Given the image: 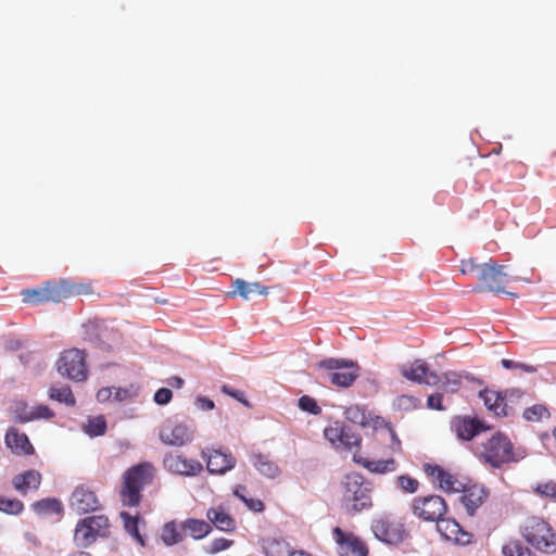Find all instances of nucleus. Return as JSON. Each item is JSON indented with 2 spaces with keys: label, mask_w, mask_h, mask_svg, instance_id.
I'll list each match as a JSON object with an SVG mask.
<instances>
[{
  "label": "nucleus",
  "mask_w": 556,
  "mask_h": 556,
  "mask_svg": "<svg viewBox=\"0 0 556 556\" xmlns=\"http://www.w3.org/2000/svg\"><path fill=\"white\" fill-rule=\"evenodd\" d=\"M341 488V506L346 514L356 515L372 507V484L362 473L345 475Z\"/></svg>",
  "instance_id": "f257e3e1"
},
{
  "label": "nucleus",
  "mask_w": 556,
  "mask_h": 556,
  "mask_svg": "<svg viewBox=\"0 0 556 556\" xmlns=\"http://www.w3.org/2000/svg\"><path fill=\"white\" fill-rule=\"evenodd\" d=\"M478 457L492 468L520 460L523 455L515 448L507 434L497 431L481 442Z\"/></svg>",
  "instance_id": "f03ea898"
},
{
  "label": "nucleus",
  "mask_w": 556,
  "mask_h": 556,
  "mask_svg": "<svg viewBox=\"0 0 556 556\" xmlns=\"http://www.w3.org/2000/svg\"><path fill=\"white\" fill-rule=\"evenodd\" d=\"M460 273L463 275L477 273L480 291L505 292V286L508 282V275L504 273V266L492 260L483 264L477 263L476 258L463 260L460 261Z\"/></svg>",
  "instance_id": "7ed1b4c3"
},
{
  "label": "nucleus",
  "mask_w": 556,
  "mask_h": 556,
  "mask_svg": "<svg viewBox=\"0 0 556 556\" xmlns=\"http://www.w3.org/2000/svg\"><path fill=\"white\" fill-rule=\"evenodd\" d=\"M155 468L151 463H141L127 469L123 476V484L119 491L124 506L136 507L140 504L141 492L146 485L152 483Z\"/></svg>",
  "instance_id": "20e7f679"
},
{
  "label": "nucleus",
  "mask_w": 556,
  "mask_h": 556,
  "mask_svg": "<svg viewBox=\"0 0 556 556\" xmlns=\"http://www.w3.org/2000/svg\"><path fill=\"white\" fill-rule=\"evenodd\" d=\"M519 534L534 549L544 554L556 553V532L543 517H527L519 526Z\"/></svg>",
  "instance_id": "39448f33"
},
{
  "label": "nucleus",
  "mask_w": 556,
  "mask_h": 556,
  "mask_svg": "<svg viewBox=\"0 0 556 556\" xmlns=\"http://www.w3.org/2000/svg\"><path fill=\"white\" fill-rule=\"evenodd\" d=\"M370 528L375 538L387 545L396 546L409 538L404 522L390 515L375 518Z\"/></svg>",
  "instance_id": "423d86ee"
},
{
  "label": "nucleus",
  "mask_w": 556,
  "mask_h": 556,
  "mask_svg": "<svg viewBox=\"0 0 556 556\" xmlns=\"http://www.w3.org/2000/svg\"><path fill=\"white\" fill-rule=\"evenodd\" d=\"M110 533V521L104 515H93L80 519L75 528L74 541L80 547H89L96 540L106 538Z\"/></svg>",
  "instance_id": "0eeeda50"
},
{
  "label": "nucleus",
  "mask_w": 556,
  "mask_h": 556,
  "mask_svg": "<svg viewBox=\"0 0 556 556\" xmlns=\"http://www.w3.org/2000/svg\"><path fill=\"white\" fill-rule=\"evenodd\" d=\"M85 350H64L56 363L58 371L71 380L84 381L87 378Z\"/></svg>",
  "instance_id": "6e6552de"
},
{
  "label": "nucleus",
  "mask_w": 556,
  "mask_h": 556,
  "mask_svg": "<svg viewBox=\"0 0 556 556\" xmlns=\"http://www.w3.org/2000/svg\"><path fill=\"white\" fill-rule=\"evenodd\" d=\"M413 514L425 521L438 522L447 511V505L440 495L415 497L412 502Z\"/></svg>",
  "instance_id": "1a4fd4ad"
},
{
  "label": "nucleus",
  "mask_w": 556,
  "mask_h": 556,
  "mask_svg": "<svg viewBox=\"0 0 556 556\" xmlns=\"http://www.w3.org/2000/svg\"><path fill=\"white\" fill-rule=\"evenodd\" d=\"M195 434V427L191 424L168 421L160 428L159 439L168 446L181 447L190 444Z\"/></svg>",
  "instance_id": "9d476101"
},
{
  "label": "nucleus",
  "mask_w": 556,
  "mask_h": 556,
  "mask_svg": "<svg viewBox=\"0 0 556 556\" xmlns=\"http://www.w3.org/2000/svg\"><path fill=\"white\" fill-rule=\"evenodd\" d=\"M319 366L326 369L348 368V371H336L330 375V381L338 387L348 388L354 383L358 377V366L344 358H327L319 363Z\"/></svg>",
  "instance_id": "9b49d317"
},
{
  "label": "nucleus",
  "mask_w": 556,
  "mask_h": 556,
  "mask_svg": "<svg viewBox=\"0 0 556 556\" xmlns=\"http://www.w3.org/2000/svg\"><path fill=\"white\" fill-rule=\"evenodd\" d=\"M163 467L173 475L194 477L203 471L199 460L185 457L180 453L169 452L163 458Z\"/></svg>",
  "instance_id": "f8f14e48"
},
{
  "label": "nucleus",
  "mask_w": 556,
  "mask_h": 556,
  "mask_svg": "<svg viewBox=\"0 0 556 556\" xmlns=\"http://www.w3.org/2000/svg\"><path fill=\"white\" fill-rule=\"evenodd\" d=\"M424 471L434 485L446 493H458L464 490L465 483L439 465L425 464Z\"/></svg>",
  "instance_id": "ddd939ff"
},
{
  "label": "nucleus",
  "mask_w": 556,
  "mask_h": 556,
  "mask_svg": "<svg viewBox=\"0 0 556 556\" xmlns=\"http://www.w3.org/2000/svg\"><path fill=\"white\" fill-rule=\"evenodd\" d=\"M401 375L413 382L435 386L439 383V376L430 370L428 364L422 359H416L412 364L402 365L400 367Z\"/></svg>",
  "instance_id": "4468645a"
},
{
  "label": "nucleus",
  "mask_w": 556,
  "mask_h": 556,
  "mask_svg": "<svg viewBox=\"0 0 556 556\" xmlns=\"http://www.w3.org/2000/svg\"><path fill=\"white\" fill-rule=\"evenodd\" d=\"M452 430L463 441H470L482 431L489 430L480 419L469 416H456L451 422Z\"/></svg>",
  "instance_id": "2eb2a0df"
},
{
  "label": "nucleus",
  "mask_w": 556,
  "mask_h": 556,
  "mask_svg": "<svg viewBox=\"0 0 556 556\" xmlns=\"http://www.w3.org/2000/svg\"><path fill=\"white\" fill-rule=\"evenodd\" d=\"M334 541L340 545L342 556H368V547L352 533H345L341 528L332 530Z\"/></svg>",
  "instance_id": "dca6fc26"
},
{
  "label": "nucleus",
  "mask_w": 556,
  "mask_h": 556,
  "mask_svg": "<svg viewBox=\"0 0 556 556\" xmlns=\"http://www.w3.org/2000/svg\"><path fill=\"white\" fill-rule=\"evenodd\" d=\"M203 459H206V468L210 473L225 475L236 466V459L229 452L213 450L211 453L201 452Z\"/></svg>",
  "instance_id": "f3484780"
},
{
  "label": "nucleus",
  "mask_w": 556,
  "mask_h": 556,
  "mask_svg": "<svg viewBox=\"0 0 556 556\" xmlns=\"http://www.w3.org/2000/svg\"><path fill=\"white\" fill-rule=\"evenodd\" d=\"M100 503L96 493L84 484L75 488L71 496V507L79 514L94 511L99 508Z\"/></svg>",
  "instance_id": "a211bd4d"
},
{
  "label": "nucleus",
  "mask_w": 556,
  "mask_h": 556,
  "mask_svg": "<svg viewBox=\"0 0 556 556\" xmlns=\"http://www.w3.org/2000/svg\"><path fill=\"white\" fill-rule=\"evenodd\" d=\"M437 529L447 541L467 545L472 540V534L466 531L455 519L442 518L437 522Z\"/></svg>",
  "instance_id": "6ab92c4d"
},
{
  "label": "nucleus",
  "mask_w": 556,
  "mask_h": 556,
  "mask_svg": "<svg viewBox=\"0 0 556 556\" xmlns=\"http://www.w3.org/2000/svg\"><path fill=\"white\" fill-rule=\"evenodd\" d=\"M460 502L463 503L468 515L473 516L476 510L485 502L488 491L483 485L472 484L464 486Z\"/></svg>",
  "instance_id": "aec40b11"
},
{
  "label": "nucleus",
  "mask_w": 556,
  "mask_h": 556,
  "mask_svg": "<svg viewBox=\"0 0 556 556\" xmlns=\"http://www.w3.org/2000/svg\"><path fill=\"white\" fill-rule=\"evenodd\" d=\"M206 518L212 528L219 531L232 532L236 530V520L224 505L211 507L206 511Z\"/></svg>",
  "instance_id": "412c9836"
},
{
  "label": "nucleus",
  "mask_w": 556,
  "mask_h": 556,
  "mask_svg": "<svg viewBox=\"0 0 556 556\" xmlns=\"http://www.w3.org/2000/svg\"><path fill=\"white\" fill-rule=\"evenodd\" d=\"M4 442L7 447L17 455H31L35 452L28 437L13 427L8 429Z\"/></svg>",
  "instance_id": "4be33fe9"
},
{
  "label": "nucleus",
  "mask_w": 556,
  "mask_h": 556,
  "mask_svg": "<svg viewBox=\"0 0 556 556\" xmlns=\"http://www.w3.org/2000/svg\"><path fill=\"white\" fill-rule=\"evenodd\" d=\"M41 473L35 469L25 470L12 479L13 488L22 495L37 491L41 484Z\"/></svg>",
  "instance_id": "5701e85b"
},
{
  "label": "nucleus",
  "mask_w": 556,
  "mask_h": 556,
  "mask_svg": "<svg viewBox=\"0 0 556 556\" xmlns=\"http://www.w3.org/2000/svg\"><path fill=\"white\" fill-rule=\"evenodd\" d=\"M353 460L369 472L378 475L393 472L397 469V463L394 458L370 460L361 455H353Z\"/></svg>",
  "instance_id": "b1692460"
},
{
  "label": "nucleus",
  "mask_w": 556,
  "mask_h": 556,
  "mask_svg": "<svg viewBox=\"0 0 556 556\" xmlns=\"http://www.w3.org/2000/svg\"><path fill=\"white\" fill-rule=\"evenodd\" d=\"M486 408L495 416L502 417L509 415L507 403H505V394L492 390H483L479 393Z\"/></svg>",
  "instance_id": "393cba45"
},
{
  "label": "nucleus",
  "mask_w": 556,
  "mask_h": 556,
  "mask_svg": "<svg viewBox=\"0 0 556 556\" xmlns=\"http://www.w3.org/2000/svg\"><path fill=\"white\" fill-rule=\"evenodd\" d=\"M108 328L103 320L94 318L83 324L80 329V337L88 343H97L105 337Z\"/></svg>",
  "instance_id": "a878e982"
},
{
  "label": "nucleus",
  "mask_w": 556,
  "mask_h": 556,
  "mask_svg": "<svg viewBox=\"0 0 556 556\" xmlns=\"http://www.w3.org/2000/svg\"><path fill=\"white\" fill-rule=\"evenodd\" d=\"M180 528L194 540H201L212 532L211 523L195 518L186 519L180 523Z\"/></svg>",
  "instance_id": "bb28decb"
},
{
  "label": "nucleus",
  "mask_w": 556,
  "mask_h": 556,
  "mask_svg": "<svg viewBox=\"0 0 556 556\" xmlns=\"http://www.w3.org/2000/svg\"><path fill=\"white\" fill-rule=\"evenodd\" d=\"M252 464L263 476L275 479L280 475L279 466L268 455L258 453L252 456Z\"/></svg>",
  "instance_id": "cd10ccee"
},
{
  "label": "nucleus",
  "mask_w": 556,
  "mask_h": 556,
  "mask_svg": "<svg viewBox=\"0 0 556 556\" xmlns=\"http://www.w3.org/2000/svg\"><path fill=\"white\" fill-rule=\"evenodd\" d=\"M233 288L235 292L238 293L244 300H250L254 294H267V287L262 286L258 282H247L242 279H236L233 281Z\"/></svg>",
  "instance_id": "c85d7f7f"
},
{
  "label": "nucleus",
  "mask_w": 556,
  "mask_h": 556,
  "mask_svg": "<svg viewBox=\"0 0 556 556\" xmlns=\"http://www.w3.org/2000/svg\"><path fill=\"white\" fill-rule=\"evenodd\" d=\"M386 430H388V431H386L387 433L381 432V434H376L374 440L377 443L386 446L387 450L392 454L401 453L402 452V442L399 439L392 425L390 427H388Z\"/></svg>",
  "instance_id": "c756f323"
},
{
  "label": "nucleus",
  "mask_w": 556,
  "mask_h": 556,
  "mask_svg": "<svg viewBox=\"0 0 556 556\" xmlns=\"http://www.w3.org/2000/svg\"><path fill=\"white\" fill-rule=\"evenodd\" d=\"M31 509L40 516L62 515V503L56 498H42L31 504Z\"/></svg>",
  "instance_id": "7c9ffc66"
},
{
  "label": "nucleus",
  "mask_w": 556,
  "mask_h": 556,
  "mask_svg": "<svg viewBox=\"0 0 556 556\" xmlns=\"http://www.w3.org/2000/svg\"><path fill=\"white\" fill-rule=\"evenodd\" d=\"M361 447L362 438L350 428L344 427L342 439L339 441L337 448H342L352 452L354 455H358Z\"/></svg>",
  "instance_id": "2f4dec72"
},
{
  "label": "nucleus",
  "mask_w": 556,
  "mask_h": 556,
  "mask_svg": "<svg viewBox=\"0 0 556 556\" xmlns=\"http://www.w3.org/2000/svg\"><path fill=\"white\" fill-rule=\"evenodd\" d=\"M344 416L352 424L359 425L362 427H367L368 421H370V413L365 406L358 404L348 406L344 410Z\"/></svg>",
  "instance_id": "473e14b6"
},
{
  "label": "nucleus",
  "mask_w": 556,
  "mask_h": 556,
  "mask_svg": "<svg viewBox=\"0 0 556 556\" xmlns=\"http://www.w3.org/2000/svg\"><path fill=\"white\" fill-rule=\"evenodd\" d=\"M184 533L180 525H177L175 521H169L164 525L161 538L166 546H173L184 540Z\"/></svg>",
  "instance_id": "72a5a7b5"
},
{
  "label": "nucleus",
  "mask_w": 556,
  "mask_h": 556,
  "mask_svg": "<svg viewBox=\"0 0 556 556\" xmlns=\"http://www.w3.org/2000/svg\"><path fill=\"white\" fill-rule=\"evenodd\" d=\"M46 286V294L47 302L59 303L67 298V290L65 279H61L59 281H47Z\"/></svg>",
  "instance_id": "f704fd0d"
},
{
  "label": "nucleus",
  "mask_w": 556,
  "mask_h": 556,
  "mask_svg": "<svg viewBox=\"0 0 556 556\" xmlns=\"http://www.w3.org/2000/svg\"><path fill=\"white\" fill-rule=\"evenodd\" d=\"M533 395L518 388H511L505 391V403L510 412L514 405H525L532 401Z\"/></svg>",
  "instance_id": "c9c22d12"
},
{
  "label": "nucleus",
  "mask_w": 556,
  "mask_h": 556,
  "mask_svg": "<svg viewBox=\"0 0 556 556\" xmlns=\"http://www.w3.org/2000/svg\"><path fill=\"white\" fill-rule=\"evenodd\" d=\"M49 399L68 406H74L76 404L75 396L68 386H52L49 389Z\"/></svg>",
  "instance_id": "e433bc0d"
},
{
  "label": "nucleus",
  "mask_w": 556,
  "mask_h": 556,
  "mask_svg": "<svg viewBox=\"0 0 556 556\" xmlns=\"http://www.w3.org/2000/svg\"><path fill=\"white\" fill-rule=\"evenodd\" d=\"M503 556H536L530 547L526 546L520 540L510 539L502 547Z\"/></svg>",
  "instance_id": "4c0bfd02"
},
{
  "label": "nucleus",
  "mask_w": 556,
  "mask_h": 556,
  "mask_svg": "<svg viewBox=\"0 0 556 556\" xmlns=\"http://www.w3.org/2000/svg\"><path fill=\"white\" fill-rule=\"evenodd\" d=\"M11 412L16 422L26 424L34 420L33 407H29L23 400L14 401L11 405Z\"/></svg>",
  "instance_id": "58836bf2"
},
{
  "label": "nucleus",
  "mask_w": 556,
  "mask_h": 556,
  "mask_svg": "<svg viewBox=\"0 0 556 556\" xmlns=\"http://www.w3.org/2000/svg\"><path fill=\"white\" fill-rule=\"evenodd\" d=\"M549 410L543 404H533L526 407L522 412V417L529 422H539L545 418H549Z\"/></svg>",
  "instance_id": "ea45409f"
},
{
  "label": "nucleus",
  "mask_w": 556,
  "mask_h": 556,
  "mask_svg": "<svg viewBox=\"0 0 556 556\" xmlns=\"http://www.w3.org/2000/svg\"><path fill=\"white\" fill-rule=\"evenodd\" d=\"M22 300L26 304L38 305L47 302L46 286L35 289H25L21 292Z\"/></svg>",
  "instance_id": "a19ab883"
},
{
  "label": "nucleus",
  "mask_w": 556,
  "mask_h": 556,
  "mask_svg": "<svg viewBox=\"0 0 556 556\" xmlns=\"http://www.w3.org/2000/svg\"><path fill=\"white\" fill-rule=\"evenodd\" d=\"M67 298L71 296H79V295H89L93 293L92 283L90 281H72L65 279Z\"/></svg>",
  "instance_id": "79ce46f5"
},
{
  "label": "nucleus",
  "mask_w": 556,
  "mask_h": 556,
  "mask_svg": "<svg viewBox=\"0 0 556 556\" xmlns=\"http://www.w3.org/2000/svg\"><path fill=\"white\" fill-rule=\"evenodd\" d=\"M84 430L90 437L103 435L106 431V420L103 416L89 418Z\"/></svg>",
  "instance_id": "37998d69"
},
{
  "label": "nucleus",
  "mask_w": 556,
  "mask_h": 556,
  "mask_svg": "<svg viewBox=\"0 0 556 556\" xmlns=\"http://www.w3.org/2000/svg\"><path fill=\"white\" fill-rule=\"evenodd\" d=\"M121 518L124 521V526L126 531L131 534L141 546H144V541L142 536L139 533L138 523H139V517L131 516L130 514L126 511L121 513Z\"/></svg>",
  "instance_id": "c03bdc74"
},
{
  "label": "nucleus",
  "mask_w": 556,
  "mask_h": 556,
  "mask_svg": "<svg viewBox=\"0 0 556 556\" xmlns=\"http://www.w3.org/2000/svg\"><path fill=\"white\" fill-rule=\"evenodd\" d=\"M24 510V504L18 498H7L0 495V511L8 515H20Z\"/></svg>",
  "instance_id": "a18cd8bd"
},
{
  "label": "nucleus",
  "mask_w": 556,
  "mask_h": 556,
  "mask_svg": "<svg viewBox=\"0 0 556 556\" xmlns=\"http://www.w3.org/2000/svg\"><path fill=\"white\" fill-rule=\"evenodd\" d=\"M393 406L399 410L408 412L420 407V401L413 395L403 394L394 400Z\"/></svg>",
  "instance_id": "49530a36"
},
{
  "label": "nucleus",
  "mask_w": 556,
  "mask_h": 556,
  "mask_svg": "<svg viewBox=\"0 0 556 556\" xmlns=\"http://www.w3.org/2000/svg\"><path fill=\"white\" fill-rule=\"evenodd\" d=\"M293 551L285 541L273 540L266 548L267 556H290Z\"/></svg>",
  "instance_id": "de8ad7c7"
},
{
  "label": "nucleus",
  "mask_w": 556,
  "mask_h": 556,
  "mask_svg": "<svg viewBox=\"0 0 556 556\" xmlns=\"http://www.w3.org/2000/svg\"><path fill=\"white\" fill-rule=\"evenodd\" d=\"M396 485L405 493L414 494L419 489V481L409 475H400L395 480Z\"/></svg>",
  "instance_id": "09e8293b"
},
{
  "label": "nucleus",
  "mask_w": 556,
  "mask_h": 556,
  "mask_svg": "<svg viewBox=\"0 0 556 556\" xmlns=\"http://www.w3.org/2000/svg\"><path fill=\"white\" fill-rule=\"evenodd\" d=\"M344 426L339 422L325 428L324 435L332 446L338 447L339 441L342 439Z\"/></svg>",
  "instance_id": "8fccbe9b"
},
{
  "label": "nucleus",
  "mask_w": 556,
  "mask_h": 556,
  "mask_svg": "<svg viewBox=\"0 0 556 556\" xmlns=\"http://www.w3.org/2000/svg\"><path fill=\"white\" fill-rule=\"evenodd\" d=\"M533 491L542 497H548L552 500H556V482L555 481L538 483L534 486Z\"/></svg>",
  "instance_id": "3c124183"
},
{
  "label": "nucleus",
  "mask_w": 556,
  "mask_h": 556,
  "mask_svg": "<svg viewBox=\"0 0 556 556\" xmlns=\"http://www.w3.org/2000/svg\"><path fill=\"white\" fill-rule=\"evenodd\" d=\"M299 407L312 415H319L321 413V408L316 400L309 395H303L299 399Z\"/></svg>",
  "instance_id": "603ef678"
},
{
  "label": "nucleus",
  "mask_w": 556,
  "mask_h": 556,
  "mask_svg": "<svg viewBox=\"0 0 556 556\" xmlns=\"http://www.w3.org/2000/svg\"><path fill=\"white\" fill-rule=\"evenodd\" d=\"M391 426V422L387 421L384 418L380 416H372L370 414V421H368L367 427L372 428V438L376 437V434L387 433L386 429Z\"/></svg>",
  "instance_id": "864d4df0"
},
{
  "label": "nucleus",
  "mask_w": 556,
  "mask_h": 556,
  "mask_svg": "<svg viewBox=\"0 0 556 556\" xmlns=\"http://www.w3.org/2000/svg\"><path fill=\"white\" fill-rule=\"evenodd\" d=\"M501 363H502L503 367H505L506 369H520L521 371L529 372V374L536 371L535 366L527 364V363L514 361V359L504 358V359H502Z\"/></svg>",
  "instance_id": "5fc2aeb1"
},
{
  "label": "nucleus",
  "mask_w": 556,
  "mask_h": 556,
  "mask_svg": "<svg viewBox=\"0 0 556 556\" xmlns=\"http://www.w3.org/2000/svg\"><path fill=\"white\" fill-rule=\"evenodd\" d=\"M233 544L232 540H228L225 538H218L211 542L208 553L216 554L229 548Z\"/></svg>",
  "instance_id": "6e6d98bb"
},
{
  "label": "nucleus",
  "mask_w": 556,
  "mask_h": 556,
  "mask_svg": "<svg viewBox=\"0 0 556 556\" xmlns=\"http://www.w3.org/2000/svg\"><path fill=\"white\" fill-rule=\"evenodd\" d=\"M173 392L168 388H161L154 393V402L159 405H166L170 402Z\"/></svg>",
  "instance_id": "4d7b16f0"
},
{
  "label": "nucleus",
  "mask_w": 556,
  "mask_h": 556,
  "mask_svg": "<svg viewBox=\"0 0 556 556\" xmlns=\"http://www.w3.org/2000/svg\"><path fill=\"white\" fill-rule=\"evenodd\" d=\"M34 420L36 419H51L54 417V413L47 405H38L33 407Z\"/></svg>",
  "instance_id": "13d9d810"
},
{
  "label": "nucleus",
  "mask_w": 556,
  "mask_h": 556,
  "mask_svg": "<svg viewBox=\"0 0 556 556\" xmlns=\"http://www.w3.org/2000/svg\"><path fill=\"white\" fill-rule=\"evenodd\" d=\"M443 395L441 393H434L428 396L427 399V407L435 410H443L442 404Z\"/></svg>",
  "instance_id": "bf43d9fd"
},
{
  "label": "nucleus",
  "mask_w": 556,
  "mask_h": 556,
  "mask_svg": "<svg viewBox=\"0 0 556 556\" xmlns=\"http://www.w3.org/2000/svg\"><path fill=\"white\" fill-rule=\"evenodd\" d=\"M195 405L201 410H212L215 406L214 402L205 396H198L195 399Z\"/></svg>",
  "instance_id": "052dcab7"
},
{
  "label": "nucleus",
  "mask_w": 556,
  "mask_h": 556,
  "mask_svg": "<svg viewBox=\"0 0 556 556\" xmlns=\"http://www.w3.org/2000/svg\"><path fill=\"white\" fill-rule=\"evenodd\" d=\"M245 506L255 513L263 511L265 506L264 503L258 498H252L250 497L248 501H245Z\"/></svg>",
  "instance_id": "680f3d73"
},
{
  "label": "nucleus",
  "mask_w": 556,
  "mask_h": 556,
  "mask_svg": "<svg viewBox=\"0 0 556 556\" xmlns=\"http://www.w3.org/2000/svg\"><path fill=\"white\" fill-rule=\"evenodd\" d=\"M112 389H113L112 397L116 402H123L129 396V391L127 389L119 388V387H112Z\"/></svg>",
  "instance_id": "e2e57ef3"
},
{
  "label": "nucleus",
  "mask_w": 556,
  "mask_h": 556,
  "mask_svg": "<svg viewBox=\"0 0 556 556\" xmlns=\"http://www.w3.org/2000/svg\"><path fill=\"white\" fill-rule=\"evenodd\" d=\"M113 389L111 388H102L97 392V400L99 402L109 401L112 397Z\"/></svg>",
  "instance_id": "0e129e2a"
},
{
  "label": "nucleus",
  "mask_w": 556,
  "mask_h": 556,
  "mask_svg": "<svg viewBox=\"0 0 556 556\" xmlns=\"http://www.w3.org/2000/svg\"><path fill=\"white\" fill-rule=\"evenodd\" d=\"M166 383L169 386V387H173V388H176V389H180L182 388L185 381L182 378L178 377V376H173V377H169L167 380H166Z\"/></svg>",
  "instance_id": "69168bd1"
},
{
  "label": "nucleus",
  "mask_w": 556,
  "mask_h": 556,
  "mask_svg": "<svg viewBox=\"0 0 556 556\" xmlns=\"http://www.w3.org/2000/svg\"><path fill=\"white\" fill-rule=\"evenodd\" d=\"M231 397L238 400L239 402L243 403L245 406H250V403L245 400L244 393L239 390H235L233 393H231Z\"/></svg>",
  "instance_id": "338daca9"
},
{
  "label": "nucleus",
  "mask_w": 556,
  "mask_h": 556,
  "mask_svg": "<svg viewBox=\"0 0 556 556\" xmlns=\"http://www.w3.org/2000/svg\"><path fill=\"white\" fill-rule=\"evenodd\" d=\"M247 493V486L244 485H237L235 489H233V495L236 497H238L239 500L243 498V496L245 495Z\"/></svg>",
  "instance_id": "774afa93"
}]
</instances>
